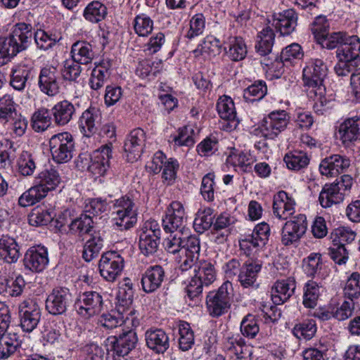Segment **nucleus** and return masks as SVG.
Listing matches in <instances>:
<instances>
[{
	"mask_svg": "<svg viewBox=\"0 0 360 360\" xmlns=\"http://www.w3.org/2000/svg\"><path fill=\"white\" fill-rule=\"evenodd\" d=\"M32 36L30 25L18 23L15 25L8 37H1L0 66L7 63L19 51L24 50Z\"/></svg>",
	"mask_w": 360,
	"mask_h": 360,
	"instance_id": "nucleus-1",
	"label": "nucleus"
},
{
	"mask_svg": "<svg viewBox=\"0 0 360 360\" xmlns=\"http://www.w3.org/2000/svg\"><path fill=\"white\" fill-rule=\"evenodd\" d=\"M111 144H106L94 151L92 155H79L77 166L81 169L85 167L96 176H103L110 167V160L112 158Z\"/></svg>",
	"mask_w": 360,
	"mask_h": 360,
	"instance_id": "nucleus-2",
	"label": "nucleus"
},
{
	"mask_svg": "<svg viewBox=\"0 0 360 360\" xmlns=\"http://www.w3.org/2000/svg\"><path fill=\"white\" fill-rule=\"evenodd\" d=\"M194 269V273L186 288L187 295L191 299L202 292L203 285L207 286L216 280V271L211 263L203 262Z\"/></svg>",
	"mask_w": 360,
	"mask_h": 360,
	"instance_id": "nucleus-3",
	"label": "nucleus"
},
{
	"mask_svg": "<svg viewBox=\"0 0 360 360\" xmlns=\"http://www.w3.org/2000/svg\"><path fill=\"white\" fill-rule=\"evenodd\" d=\"M49 147L52 158L57 163H66L73 157L75 142L72 136L68 132L52 136Z\"/></svg>",
	"mask_w": 360,
	"mask_h": 360,
	"instance_id": "nucleus-4",
	"label": "nucleus"
},
{
	"mask_svg": "<svg viewBox=\"0 0 360 360\" xmlns=\"http://www.w3.org/2000/svg\"><path fill=\"white\" fill-rule=\"evenodd\" d=\"M232 285L227 281L224 283L217 292H210L207 297V306L212 316H219L230 307L232 297Z\"/></svg>",
	"mask_w": 360,
	"mask_h": 360,
	"instance_id": "nucleus-5",
	"label": "nucleus"
},
{
	"mask_svg": "<svg viewBox=\"0 0 360 360\" xmlns=\"http://www.w3.org/2000/svg\"><path fill=\"white\" fill-rule=\"evenodd\" d=\"M114 207L116 209L115 224L121 230L129 229L136 223L135 204L129 196L125 195L116 200Z\"/></svg>",
	"mask_w": 360,
	"mask_h": 360,
	"instance_id": "nucleus-6",
	"label": "nucleus"
},
{
	"mask_svg": "<svg viewBox=\"0 0 360 360\" xmlns=\"http://www.w3.org/2000/svg\"><path fill=\"white\" fill-rule=\"evenodd\" d=\"M328 68L321 59H315L314 62L303 70V79L305 85L316 88L314 93L321 95L324 90L323 82L327 75Z\"/></svg>",
	"mask_w": 360,
	"mask_h": 360,
	"instance_id": "nucleus-7",
	"label": "nucleus"
},
{
	"mask_svg": "<svg viewBox=\"0 0 360 360\" xmlns=\"http://www.w3.org/2000/svg\"><path fill=\"white\" fill-rule=\"evenodd\" d=\"M307 227V217L299 214L286 221L282 229L281 242L284 245H290L299 240L305 233Z\"/></svg>",
	"mask_w": 360,
	"mask_h": 360,
	"instance_id": "nucleus-8",
	"label": "nucleus"
},
{
	"mask_svg": "<svg viewBox=\"0 0 360 360\" xmlns=\"http://www.w3.org/2000/svg\"><path fill=\"white\" fill-rule=\"evenodd\" d=\"M98 267L101 276L112 282L123 269L124 259L115 252H108L102 255Z\"/></svg>",
	"mask_w": 360,
	"mask_h": 360,
	"instance_id": "nucleus-9",
	"label": "nucleus"
},
{
	"mask_svg": "<svg viewBox=\"0 0 360 360\" xmlns=\"http://www.w3.org/2000/svg\"><path fill=\"white\" fill-rule=\"evenodd\" d=\"M186 217L183 205L178 201L172 202L167 207L162 226L166 232L174 233L185 227Z\"/></svg>",
	"mask_w": 360,
	"mask_h": 360,
	"instance_id": "nucleus-10",
	"label": "nucleus"
},
{
	"mask_svg": "<svg viewBox=\"0 0 360 360\" xmlns=\"http://www.w3.org/2000/svg\"><path fill=\"white\" fill-rule=\"evenodd\" d=\"M19 315L20 326L23 330L31 332L37 327L40 320V308L34 300H25L19 306Z\"/></svg>",
	"mask_w": 360,
	"mask_h": 360,
	"instance_id": "nucleus-11",
	"label": "nucleus"
},
{
	"mask_svg": "<svg viewBox=\"0 0 360 360\" xmlns=\"http://www.w3.org/2000/svg\"><path fill=\"white\" fill-rule=\"evenodd\" d=\"M102 306V297L95 291L83 293L75 303L77 312L84 317L91 316L99 313Z\"/></svg>",
	"mask_w": 360,
	"mask_h": 360,
	"instance_id": "nucleus-12",
	"label": "nucleus"
},
{
	"mask_svg": "<svg viewBox=\"0 0 360 360\" xmlns=\"http://www.w3.org/2000/svg\"><path fill=\"white\" fill-rule=\"evenodd\" d=\"M146 141V134L140 128L132 130L124 142V149L128 162H135L141 155Z\"/></svg>",
	"mask_w": 360,
	"mask_h": 360,
	"instance_id": "nucleus-13",
	"label": "nucleus"
},
{
	"mask_svg": "<svg viewBox=\"0 0 360 360\" xmlns=\"http://www.w3.org/2000/svg\"><path fill=\"white\" fill-rule=\"evenodd\" d=\"M287 124V113L285 110L272 112L268 117L263 120V134L264 136L273 139L285 129Z\"/></svg>",
	"mask_w": 360,
	"mask_h": 360,
	"instance_id": "nucleus-14",
	"label": "nucleus"
},
{
	"mask_svg": "<svg viewBox=\"0 0 360 360\" xmlns=\"http://www.w3.org/2000/svg\"><path fill=\"white\" fill-rule=\"evenodd\" d=\"M48 252L44 247H32L25 254L23 263L26 269L33 272L42 271L48 264Z\"/></svg>",
	"mask_w": 360,
	"mask_h": 360,
	"instance_id": "nucleus-15",
	"label": "nucleus"
},
{
	"mask_svg": "<svg viewBox=\"0 0 360 360\" xmlns=\"http://www.w3.org/2000/svg\"><path fill=\"white\" fill-rule=\"evenodd\" d=\"M70 293L65 288H55L46 300V309L53 315L62 314L67 309Z\"/></svg>",
	"mask_w": 360,
	"mask_h": 360,
	"instance_id": "nucleus-16",
	"label": "nucleus"
},
{
	"mask_svg": "<svg viewBox=\"0 0 360 360\" xmlns=\"http://www.w3.org/2000/svg\"><path fill=\"white\" fill-rule=\"evenodd\" d=\"M108 342L111 345V349L119 356H126L135 347L137 342L136 333L131 330L120 334L118 338L115 336L108 338Z\"/></svg>",
	"mask_w": 360,
	"mask_h": 360,
	"instance_id": "nucleus-17",
	"label": "nucleus"
},
{
	"mask_svg": "<svg viewBox=\"0 0 360 360\" xmlns=\"http://www.w3.org/2000/svg\"><path fill=\"white\" fill-rule=\"evenodd\" d=\"M297 24V15L293 9H288L282 13L274 14L272 25L281 35L292 33Z\"/></svg>",
	"mask_w": 360,
	"mask_h": 360,
	"instance_id": "nucleus-18",
	"label": "nucleus"
},
{
	"mask_svg": "<svg viewBox=\"0 0 360 360\" xmlns=\"http://www.w3.org/2000/svg\"><path fill=\"white\" fill-rule=\"evenodd\" d=\"M360 39L356 35L348 36L346 41L338 48L337 57L340 60L360 63Z\"/></svg>",
	"mask_w": 360,
	"mask_h": 360,
	"instance_id": "nucleus-19",
	"label": "nucleus"
},
{
	"mask_svg": "<svg viewBox=\"0 0 360 360\" xmlns=\"http://www.w3.org/2000/svg\"><path fill=\"white\" fill-rule=\"evenodd\" d=\"M350 165L349 159L340 155H333L323 159L319 166L321 174L327 176H335Z\"/></svg>",
	"mask_w": 360,
	"mask_h": 360,
	"instance_id": "nucleus-20",
	"label": "nucleus"
},
{
	"mask_svg": "<svg viewBox=\"0 0 360 360\" xmlns=\"http://www.w3.org/2000/svg\"><path fill=\"white\" fill-rule=\"evenodd\" d=\"M295 205V200L286 192L281 191L274 198V214L278 219H287L294 213Z\"/></svg>",
	"mask_w": 360,
	"mask_h": 360,
	"instance_id": "nucleus-21",
	"label": "nucleus"
},
{
	"mask_svg": "<svg viewBox=\"0 0 360 360\" xmlns=\"http://www.w3.org/2000/svg\"><path fill=\"white\" fill-rule=\"evenodd\" d=\"M345 195L338 184H326L319 194V200L323 207L328 208L342 202Z\"/></svg>",
	"mask_w": 360,
	"mask_h": 360,
	"instance_id": "nucleus-22",
	"label": "nucleus"
},
{
	"mask_svg": "<svg viewBox=\"0 0 360 360\" xmlns=\"http://www.w3.org/2000/svg\"><path fill=\"white\" fill-rule=\"evenodd\" d=\"M101 122V113L94 108H90L85 110L79 118V127L81 131L86 137L94 134Z\"/></svg>",
	"mask_w": 360,
	"mask_h": 360,
	"instance_id": "nucleus-23",
	"label": "nucleus"
},
{
	"mask_svg": "<svg viewBox=\"0 0 360 360\" xmlns=\"http://www.w3.org/2000/svg\"><path fill=\"white\" fill-rule=\"evenodd\" d=\"M295 288V281L292 278L277 281L271 290L274 303L281 304L286 302L294 293Z\"/></svg>",
	"mask_w": 360,
	"mask_h": 360,
	"instance_id": "nucleus-24",
	"label": "nucleus"
},
{
	"mask_svg": "<svg viewBox=\"0 0 360 360\" xmlns=\"http://www.w3.org/2000/svg\"><path fill=\"white\" fill-rule=\"evenodd\" d=\"M165 277V271L158 265L148 269L143 275L141 285L146 292H153L159 288Z\"/></svg>",
	"mask_w": 360,
	"mask_h": 360,
	"instance_id": "nucleus-25",
	"label": "nucleus"
},
{
	"mask_svg": "<svg viewBox=\"0 0 360 360\" xmlns=\"http://www.w3.org/2000/svg\"><path fill=\"white\" fill-rule=\"evenodd\" d=\"M262 262L258 260H248L240 269L238 276L240 284L248 288L252 286L256 281L257 275L261 271Z\"/></svg>",
	"mask_w": 360,
	"mask_h": 360,
	"instance_id": "nucleus-26",
	"label": "nucleus"
},
{
	"mask_svg": "<svg viewBox=\"0 0 360 360\" xmlns=\"http://www.w3.org/2000/svg\"><path fill=\"white\" fill-rule=\"evenodd\" d=\"M60 176L58 171L53 168L46 169L39 173L35 178L37 186L44 192L46 196L49 191L55 188L60 183Z\"/></svg>",
	"mask_w": 360,
	"mask_h": 360,
	"instance_id": "nucleus-27",
	"label": "nucleus"
},
{
	"mask_svg": "<svg viewBox=\"0 0 360 360\" xmlns=\"http://www.w3.org/2000/svg\"><path fill=\"white\" fill-rule=\"evenodd\" d=\"M340 139L344 144L360 139V117H352L340 124L339 128Z\"/></svg>",
	"mask_w": 360,
	"mask_h": 360,
	"instance_id": "nucleus-28",
	"label": "nucleus"
},
{
	"mask_svg": "<svg viewBox=\"0 0 360 360\" xmlns=\"http://www.w3.org/2000/svg\"><path fill=\"white\" fill-rule=\"evenodd\" d=\"M0 257L10 264L17 262L20 257V248L14 238L7 236L0 238Z\"/></svg>",
	"mask_w": 360,
	"mask_h": 360,
	"instance_id": "nucleus-29",
	"label": "nucleus"
},
{
	"mask_svg": "<svg viewBox=\"0 0 360 360\" xmlns=\"http://www.w3.org/2000/svg\"><path fill=\"white\" fill-rule=\"evenodd\" d=\"M146 340L148 347L158 354L164 353L169 347V338L160 329L147 331Z\"/></svg>",
	"mask_w": 360,
	"mask_h": 360,
	"instance_id": "nucleus-30",
	"label": "nucleus"
},
{
	"mask_svg": "<svg viewBox=\"0 0 360 360\" xmlns=\"http://www.w3.org/2000/svg\"><path fill=\"white\" fill-rule=\"evenodd\" d=\"M217 108L220 117L231 122L230 127H236L238 121L236 120L234 103L230 97L224 96L220 98Z\"/></svg>",
	"mask_w": 360,
	"mask_h": 360,
	"instance_id": "nucleus-31",
	"label": "nucleus"
},
{
	"mask_svg": "<svg viewBox=\"0 0 360 360\" xmlns=\"http://www.w3.org/2000/svg\"><path fill=\"white\" fill-rule=\"evenodd\" d=\"M74 112V105L67 101L57 103L53 108L54 120L58 125L68 124L72 119Z\"/></svg>",
	"mask_w": 360,
	"mask_h": 360,
	"instance_id": "nucleus-32",
	"label": "nucleus"
},
{
	"mask_svg": "<svg viewBox=\"0 0 360 360\" xmlns=\"http://www.w3.org/2000/svg\"><path fill=\"white\" fill-rule=\"evenodd\" d=\"M72 59L80 64H88L94 58L91 46L84 41L75 42L71 49Z\"/></svg>",
	"mask_w": 360,
	"mask_h": 360,
	"instance_id": "nucleus-33",
	"label": "nucleus"
},
{
	"mask_svg": "<svg viewBox=\"0 0 360 360\" xmlns=\"http://www.w3.org/2000/svg\"><path fill=\"white\" fill-rule=\"evenodd\" d=\"M0 359H6L13 355L20 346L15 334L0 335Z\"/></svg>",
	"mask_w": 360,
	"mask_h": 360,
	"instance_id": "nucleus-34",
	"label": "nucleus"
},
{
	"mask_svg": "<svg viewBox=\"0 0 360 360\" xmlns=\"http://www.w3.org/2000/svg\"><path fill=\"white\" fill-rule=\"evenodd\" d=\"M94 219L89 214H82L79 218L73 220L69 225L70 230L72 233L82 236L89 234L93 229Z\"/></svg>",
	"mask_w": 360,
	"mask_h": 360,
	"instance_id": "nucleus-35",
	"label": "nucleus"
},
{
	"mask_svg": "<svg viewBox=\"0 0 360 360\" xmlns=\"http://www.w3.org/2000/svg\"><path fill=\"white\" fill-rule=\"evenodd\" d=\"M274 33L270 27L264 29L257 36L256 49L261 56H266L271 51L274 41Z\"/></svg>",
	"mask_w": 360,
	"mask_h": 360,
	"instance_id": "nucleus-36",
	"label": "nucleus"
},
{
	"mask_svg": "<svg viewBox=\"0 0 360 360\" xmlns=\"http://www.w3.org/2000/svg\"><path fill=\"white\" fill-rule=\"evenodd\" d=\"M151 232L148 231V233L144 232L141 233L139 236V248L141 252L146 256H148L156 252L159 245V237L154 236Z\"/></svg>",
	"mask_w": 360,
	"mask_h": 360,
	"instance_id": "nucleus-37",
	"label": "nucleus"
},
{
	"mask_svg": "<svg viewBox=\"0 0 360 360\" xmlns=\"http://www.w3.org/2000/svg\"><path fill=\"white\" fill-rule=\"evenodd\" d=\"M103 247V240L101 236L94 233L91 234V238L87 240L83 250V258L89 262L98 256Z\"/></svg>",
	"mask_w": 360,
	"mask_h": 360,
	"instance_id": "nucleus-38",
	"label": "nucleus"
},
{
	"mask_svg": "<svg viewBox=\"0 0 360 360\" xmlns=\"http://www.w3.org/2000/svg\"><path fill=\"white\" fill-rule=\"evenodd\" d=\"M321 287L316 282H308L304 287L303 304L307 308L315 307L321 295Z\"/></svg>",
	"mask_w": 360,
	"mask_h": 360,
	"instance_id": "nucleus-39",
	"label": "nucleus"
},
{
	"mask_svg": "<svg viewBox=\"0 0 360 360\" xmlns=\"http://www.w3.org/2000/svg\"><path fill=\"white\" fill-rule=\"evenodd\" d=\"M106 14V7L99 1L90 3L84 12L85 18L92 22H98L103 20Z\"/></svg>",
	"mask_w": 360,
	"mask_h": 360,
	"instance_id": "nucleus-40",
	"label": "nucleus"
},
{
	"mask_svg": "<svg viewBox=\"0 0 360 360\" xmlns=\"http://www.w3.org/2000/svg\"><path fill=\"white\" fill-rule=\"evenodd\" d=\"M213 212L210 208L205 209L202 211H199L195 218L193 222V227L198 233H203L205 231L209 229L213 224Z\"/></svg>",
	"mask_w": 360,
	"mask_h": 360,
	"instance_id": "nucleus-41",
	"label": "nucleus"
},
{
	"mask_svg": "<svg viewBox=\"0 0 360 360\" xmlns=\"http://www.w3.org/2000/svg\"><path fill=\"white\" fill-rule=\"evenodd\" d=\"M267 92L266 84L262 81L255 82L244 90L243 98L247 102H253L262 99Z\"/></svg>",
	"mask_w": 360,
	"mask_h": 360,
	"instance_id": "nucleus-42",
	"label": "nucleus"
},
{
	"mask_svg": "<svg viewBox=\"0 0 360 360\" xmlns=\"http://www.w3.org/2000/svg\"><path fill=\"white\" fill-rule=\"evenodd\" d=\"M109 72L106 67L96 65L92 70L89 84L92 89L98 90L105 84L109 78Z\"/></svg>",
	"mask_w": 360,
	"mask_h": 360,
	"instance_id": "nucleus-43",
	"label": "nucleus"
},
{
	"mask_svg": "<svg viewBox=\"0 0 360 360\" xmlns=\"http://www.w3.org/2000/svg\"><path fill=\"white\" fill-rule=\"evenodd\" d=\"M332 303L333 317L339 321H343L350 317L354 309V302L352 299L344 300L341 304Z\"/></svg>",
	"mask_w": 360,
	"mask_h": 360,
	"instance_id": "nucleus-44",
	"label": "nucleus"
},
{
	"mask_svg": "<svg viewBox=\"0 0 360 360\" xmlns=\"http://www.w3.org/2000/svg\"><path fill=\"white\" fill-rule=\"evenodd\" d=\"M347 37L345 33L341 32L332 33L328 32L326 34L321 35V38L317 42L323 47L331 49L340 46L346 41Z\"/></svg>",
	"mask_w": 360,
	"mask_h": 360,
	"instance_id": "nucleus-45",
	"label": "nucleus"
},
{
	"mask_svg": "<svg viewBox=\"0 0 360 360\" xmlns=\"http://www.w3.org/2000/svg\"><path fill=\"white\" fill-rule=\"evenodd\" d=\"M46 197L44 192L40 190L37 185L25 191L18 200V203L22 207H27L35 204Z\"/></svg>",
	"mask_w": 360,
	"mask_h": 360,
	"instance_id": "nucleus-46",
	"label": "nucleus"
},
{
	"mask_svg": "<svg viewBox=\"0 0 360 360\" xmlns=\"http://www.w3.org/2000/svg\"><path fill=\"white\" fill-rule=\"evenodd\" d=\"M230 46L229 53L233 60L238 61L245 58L247 54V47L240 37H232L229 39Z\"/></svg>",
	"mask_w": 360,
	"mask_h": 360,
	"instance_id": "nucleus-47",
	"label": "nucleus"
},
{
	"mask_svg": "<svg viewBox=\"0 0 360 360\" xmlns=\"http://www.w3.org/2000/svg\"><path fill=\"white\" fill-rule=\"evenodd\" d=\"M179 347L183 351L189 349L194 343L193 333L190 325L186 322H181L179 326Z\"/></svg>",
	"mask_w": 360,
	"mask_h": 360,
	"instance_id": "nucleus-48",
	"label": "nucleus"
},
{
	"mask_svg": "<svg viewBox=\"0 0 360 360\" xmlns=\"http://www.w3.org/2000/svg\"><path fill=\"white\" fill-rule=\"evenodd\" d=\"M226 162L234 167H239L243 171L246 172L248 168H250L253 160L249 154L243 152H231Z\"/></svg>",
	"mask_w": 360,
	"mask_h": 360,
	"instance_id": "nucleus-49",
	"label": "nucleus"
},
{
	"mask_svg": "<svg viewBox=\"0 0 360 360\" xmlns=\"http://www.w3.org/2000/svg\"><path fill=\"white\" fill-rule=\"evenodd\" d=\"M51 124L50 114L46 109L35 112L32 117V126L36 131H43Z\"/></svg>",
	"mask_w": 360,
	"mask_h": 360,
	"instance_id": "nucleus-50",
	"label": "nucleus"
},
{
	"mask_svg": "<svg viewBox=\"0 0 360 360\" xmlns=\"http://www.w3.org/2000/svg\"><path fill=\"white\" fill-rule=\"evenodd\" d=\"M316 332L315 321L309 320L295 325L293 328V334L299 339H311Z\"/></svg>",
	"mask_w": 360,
	"mask_h": 360,
	"instance_id": "nucleus-51",
	"label": "nucleus"
},
{
	"mask_svg": "<svg viewBox=\"0 0 360 360\" xmlns=\"http://www.w3.org/2000/svg\"><path fill=\"white\" fill-rule=\"evenodd\" d=\"M18 171L22 176H30L34 173L36 165L31 153L23 151L18 161Z\"/></svg>",
	"mask_w": 360,
	"mask_h": 360,
	"instance_id": "nucleus-52",
	"label": "nucleus"
},
{
	"mask_svg": "<svg viewBox=\"0 0 360 360\" xmlns=\"http://www.w3.org/2000/svg\"><path fill=\"white\" fill-rule=\"evenodd\" d=\"M284 161L287 167L293 170H300L309 164V158L301 152H295L293 154H287L284 157Z\"/></svg>",
	"mask_w": 360,
	"mask_h": 360,
	"instance_id": "nucleus-53",
	"label": "nucleus"
},
{
	"mask_svg": "<svg viewBox=\"0 0 360 360\" xmlns=\"http://www.w3.org/2000/svg\"><path fill=\"white\" fill-rule=\"evenodd\" d=\"M181 235L182 231H177L175 233H171L169 237H167L164 241V245L165 250L172 254L176 252H181L182 250V245L184 240H182Z\"/></svg>",
	"mask_w": 360,
	"mask_h": 360,
	"instance_id": "nucleus-54",
	"label": "nucleus"
},
{
	"mask_svg": "<svg viewBox=\"0 0 360 360\" xmlns=\"http://www.w3.org/2000/svg\"><path fill=\"white\" fill-rule=\"evenodd\" d=\"M134 27L135 32L139 36L145 37L153 30V22L150 18L145 15H141L136 17Z\"/></svg>",
	"mask_w": 360,
	"mask_h": 360,
	"instance_id": "nucleus-55",
	"label": "nucleus"
},
{
	"mask_svg": "<svg viewBox=\"0 0 360 360\" xmlns=\"http://www.w3.org/2000/svg\"><path fill=\"white\" fill-rule=\"evenodd\" d=\"M53 219V215L48 210L35 209L29 216V222L32 226H44L51 222Z\"/></svg>",
	"mask_w": 360,
	"mask_h": 360,
	"instance_id": "nucleus-56",
	"label": "nucleus"
},
{
	"mask_svg": "<svg viewBox=\"0 0 360 360\" xmlns=\"http://www.w3.org/2000/svg\"><path fill=\"white\" fill-rule=\"evenodd\" d=\"M345 293L349 299L356 298L360 295V274L354 272L347 279L345 287Z\"/></svg>",
	"mask_w": 360,
	"mask_h": 360,
	"instance_id": "nucleus-57",
	"label": "nucleus"
},
{
	"mask_svg": "<svg viewBox=\"0 0 360 360\" xmlns=\"http://www.w3.org/2000/svg\"><path fill=\"white\" fill-rule=\"evenodd\" d=\"M240 331L246 337L252 338L259 332V326L257 320L251 314L247 315L240 324Z\"/></svg>",
	"mask_w": 360,
	"mask_h": 360,
	"instance_id": "nucleus-58",
	"label": "nucleus"
},
{
	"mask_svg": "<svg viewBox=\"0 0 360 360\" xmlns=\"http://www.w3.org/2000/svg\"><path fill=\"white\" fill-rule=\"evenodd\" d=\"M15 114V103L10 95H4L0 98V118L8 120Z\"/></svg>",
	"mask_w": 360,
	"mask_h": 360,
	"instance_id": "nucleus-59",
	"label": "nucleus"
},
{
	"mask_svg": "<svg viewBox=\"0 0 360 360\" xmlns=\"http://www.w3.org/2000/svg\"><path fill=\"white\" fill-rule=\"evenodd\" d=\"M200 252V241L195 236H190L184 240L181 254L185 257H198Z\"/></svg>",
	"mask_w": 360,
	"mask_h": 360,
	"instance_id": "nucleus-60",
	"label": "nucleus"
},
{
	"mask_svg": "<svg viewBox=\"0 0 360 360\" xmlns=\"http://www.w3.org/2000/svg\"><path fill=\"white\" fill-rule=\"evenodd\" d=\"M29 75L28 70L23 68H18L13 71L10 81L11 85L16 90H22L26 84Z\"/></svg>",
	"mask_w": 360,
	"mask_h": 360,
	"instance_id": "nucleus-61",
	"label": "nucleus"
},
{
	"mask_svg": "<svg viewBox=\"0 0 360 360\" xmlns=\"http://www.w3.org/2000/svg\"><path fill=\"white\" fill-rule=\"evenodd\" d=\"M205 28V18L202 14L195 15L190 21V29L186 37L192 39L200 34Z\"/></svg>",
	"mask_w": 360,
	"mask_h": 360,
	"instance_id": "nucleus-62",
	"label": "nucleus"
},
{
	"mask_svg": "<svg viewBox=\"0 0 360 360\" xmlns=\"http://www.w3.org/2000/svg\"><path fill=\"white\" fill-rule=\"evenodd\" d=\"M321 255L318 253L311 254L304 261V271L310 276H314L321 269Z\"/></svg>",
	"mask_w": 360,
	"mask_h": 360,
	"instance_id": "nucleus-63",
	"label": "nucleus"
},
{
	"mask_svg": "<svg viewBox=\"0 0 360 360\" xmlns=\"http://www.w3.org/2000/svg\"><path fill=\"white\" fill-rule=\"evenodd\" d=\"M80 63L75 60H67L64 64V68L62 70V75L65 79L75 80L76 79L81 72Z\"/></svg>",
	"mask_w": 360,
	"mask_h": 360,
	"instance_id": "nucleus-64",
	"label": "nucleus"
}]
</instances>
